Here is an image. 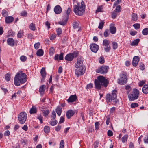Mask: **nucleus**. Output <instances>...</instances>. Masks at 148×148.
I'll return each instance as SVG.
<instances>
[{
  "label": "nucleus",
  "instance_id": "obj_1",
  "mask_svg": "<svg viewBox=\"0 0 148 148\" xmlns=\"http://www.w3.org/2000/svg\"><path fill=\"white\" fill-rule=\"evenodd\" d=\"M94 82L96 88L100 90L101 86L106 87L109 84V81L103 76H99L97 77V79L95 80Z\"/></svg>",
  "mask_w": 148,
  "mask_h": 148
},
{
  "label": "nucleus",
  "instance_id": "obj_2",
  "mask_svg": "<svg viewBox=\"0 0 148 148\" xmlns=\"http://www.w3.org/2000/svg\"><path fill=\"white\" fill-rule=\"evenodd\" d=\"M26 75L24 73H22L21 74L18 73L15 75L14 83L16 86H18L20 83L23 84L26 81Z\"/></svg>",
  "mask_w": 148,
  "mask_h": 148
},
{
  "label": "nucleus",
  "instance_id": "obj_3",
  "mask_svg": "<svg viewBox=\"0 0 148 148\" xmlns=\"http://www.w3.org/2000/svg\"><path fill=\"white\" fill-rule=\"evenodd\" d=\"M73 11L77 15H83L85 12V5L83 1H82L80 5H75L73 6Z\"/></svg>",
  "mask_w": 148,
  "mask_h": 148
},
{
  "label": "nucleus",
  "instance_id": "obj_4",
  "mask_svg": "<svg viewBox=\"0 0 148 148\" xmlns=\"http://www.w3.org/2000/svg\"><path fill=\"white\" fill-rule=\"evenodd\" d=\"M116 90H113L111 94H107L106 96V98L107 101L110 102H111L112 101H114L116 99L117 97Z\"/></svg>",
  "mask_w": 148,
  "mask_h": 148
},
{
  "label": "nucleus",
  "instance_id": "obj_5",
  "mask_svg": "<svg viewBox=\"0 0 148 148\" xmlns=\"http://www.w3.org/2000/svg\"><path fill=\"white\" fill-rule=\"evenodd\" d=\"M127 80V73L123 72L120 75V77L118 79V82L121 85H123L126 83Z\"/></svg>",
  "mask_w": 148,
  "mask_h": 148
},
{
  "label": "nucleus",
  "instance_id": "obj_6",
  "mask_svg": "<svg viewBox=\"0 0 148 148\" xmlns=\"http://www.w3.org/2000/svg\"><path fill=\"white\" fill-rule=\"evenodd\" d=\"M139 94V92L138 89H134L132 93L128 95L129 100L133 101L137 99L138 97Z\"/></svg>",
  "mask_w": 148,
  "mask_h": 148
},
{
  "label": "nucleus",
  "instance_id": "obj_7",
  "mask_svg": "<svg viewBox=\"0 0 148 148\" xmlns=\"http://www.w3.org/2000/svg\"><path fill=\"white\" fill-rule=\"evenodd\" d=\"M27 114L25 112H22L19 114L18 118L19 123L21 124H24L25 122Z\"/></svg>",
  "mask_w": 148,
  "mask_h": 148
},
{
  "label": "nucleus",
  "instance_id": "obj_8",
  "mask_svg": "<svg viewBox=\"0 0 148 148\" xmlns=\"http://www.w3.org/2000/svg\"><path fill=\"white\" fill-rule=\"evenodd\" d=\"M77 52H74L73 53H70L66 55L64 58L65 60L68 61H71L74 58H76L78 56Z\"/></svg>",
  "mask_w": 148,
  "mask_h": 148
},
{
  "label": "nucleus",
  "instance_id": "obj_9",
  "mask_svg": "<svg viewBox=\"0 0 148 148\" xmlns=\"http://www.w3.org/2000/svg\"><path fill=\"white\" fill-rule=\"evenodd\" d=\"M109 69L108 66H103L96 70V72L98 73L104 74L106 73Z\"/></svg>",
  "mask_w": 148,
  "mask_h": 148
},
{
  "label": "nucleus",
  "instance_id": "obj_10",
  "mask_svg": "<svg viewBox=\"0 0 148 148\" xmlns=\"http://www.w3.org/2000/svg\"><path fill=\"white\" fill-rule=\"evenodd\" d=\"M76 69L75 71V75L79 77L84 74L85 72V68H76Z\"/></svg>",
  "mask_w": 148,
  "mask_h": 148
},
{
  "label": "nucleus",
  "instance_id": "obj_11",
  "mask_svg": "<svg viewBox=\"0 0 148 148\" xmlns=\"http://www.w3.org/2000/svg\"><path fill=\"white\" fill-rule=\"evenodd\" d=\"M77 60V62L75 64V67L76 68L78 67L79 68H85L83 65L82 59L78 58Z\"/></svg>",
  "mask_w": 148,
  "mask_h": 148
},
{
  "label": "nucleus",
  "instance_id": "obj_12",
  "mask_svg": "<svg viewBox=\"0 0 148 148\" xmlns=\"http://www.w3.org/2000/svg\"><path fill=\"white\" fill-rule=\"evenodd\" d=\"M90 48L92 52L96 53L99 49V46L95 44H92L90 45Z\"/></svg>",
  "mask_w": 148,
  "mask_h": 148
},
{
  "label": "nucleus",
  "instance_id": "obj_13",
  "mask_svg": "<svg viewBox=\"0 0 148 148\" xmlns=\"http://www.w3.org/2000/svg\"><path fill=\"white\" fill-rule=\"evenodd\" d=\"M77 99V97L76 95H71L67 100V101L69 103H72L76 101Z\"/></svg>",
  "mask_w": 148,
  "mask_h": 148
},
{
  "label": "nucleus",
  "instance_id": "obj_14",
  "mask_svg": "<svg viewBox=\"0 0 148 148\" xmlns=\"http://www.w3.org/2000/svg\"><path fill=\"white\" fill-rule=\"evenodd\" d=\"M64 53H61L60 55L56 54L55 55L54 59L56 60L59 61L63 60Z\"/></svg>",
  "mask_w": 148,
  "mask_h": 148
},
{
  "label": "nucleus",
  "instance_id": "obj_15",
  "mask_svg": "<svg viewBox=\"0 0 148 148\" xmlns=\"http://www.w3.org/2000/svg\"><path fill=\"white\" fill-rule=\"evenodd\" d=\"M139 61V58L138 56H135L133 58L132 64L133 66H136Z\"/></svg>",
  "mask_w": 148,
  "mask_h": 148
},
{
  "label": "nucleus",
  "instance_id": "obj_16",
  "mask_svg": "<svg viewBox=\"0 0 148 148\" xmlns=\"http://www.w3.org/2000/svg\"><path fill=\"white\" fill-rule=\"evenodd\" d=\"M75 113V111L72 110H68L66 113V116L68 119H69L71 117L73 116Z\"/></svg>",
  "mask_w": 148,
  "mask_h": 148
},
{
  "label": "nucleus",
  "instance_id": "obj_17",
  "mask_svg": "<svg viewBox=\"0 0 148 148\" xmlns=\"http://www.w3.org/2000/svg\"><path fill=\"white\" fill-rule=\"evenodd\" d=\"M62 8L58 5L56 6L54 8V11L55 13L57 14H60L62 12Z\"/></svg>",
  "mask_w": 148,
  "mask_h": 148
},
{
  "label": "nucleus",
  "instance_id": "obj_18",
  "mask_svg": "<svg viewBox=\"0 0 148 148\" xmlns=\"http://www.w3.org/2000/svg\"><path fill=\"white\" fill-rule=\"evenodd\" d=\"M8 44L11 46H13L14 45V41L12 38H8L7 40Z\"/></svg>",
  "mask_w": 148,
  "mask_h": 148
},
{
  "label": "nucleus",
  "instance_id": "obj_19",
  "mask_svg": "<svg viewBox=\"0 0 148 148\" xmlns=\"http://www.w3.org/2000/svg\"><path fill=\"white\" fill-rule=\"evenodd\" d=\"M142 91L144 94L148 93V84H146L143 85L142 89Z\"/></svg>",
  "mask_w": 148,
  "mask_h": 148
},
{
  "label": "nucleus",
  "instance_id": "obj_20",
  "mask_svg": "<svg viewBox=\"0 0 148 148\" xmlns=\"http://www.w3.org/2000/svg\"><path fill=\"white\" fill-rule=\"evenodd\" d=\"M14 19L12 16L6 17L5 18V22L6 23L8 24L12 22Z\"/></svg>",
  "mask_w": 148,
  "mask_h": 148
},
{
  "label": "nucleus",
  "instance_id": "obj_21",
  "mask_svg": "<svg viewBox=\"0 0 148 148\" xmlns=\"http://www.w3.org/2000/svg\"><path fill=\"white\" fill-rule=\"evenodd\" d=\"M110 33L112 34H114L116 32V27L113 26H111V25H110Z\"/></svg>",
  "mask_w": 148,
  "mask_h": 148
},
{
  "label": "nucleus",
  "instance_id": "obj_22",
  "mask_svg": "<svg viewBox=\"0 0 148 148\" xmlns=\"http://www.w3.org/2000/svg\"><path fill=\"white\" fill-rule=\"evenodd\" d=\"M41 75L43 78H44L46 76L45 69L44 68H42L40 70Z\"/></svg>",
  "mask_w": 148,
  "mask_h": 148
},
{
  "label": "nucleus",
  "instance_id": "obj_23",
  "mask_svg": "<svg viewBox=\"0 0 148 148\" xmlns=\"http://www.w3.org/2000/svg\"><path fill=\"white\" fill-rule=\"evenodd\" d=\"M36 112L37 109L35 106H32L29 111V112L31 114L36 113Z\"/></svg>",
  "mask_w": 148,
  "mask_h": 148
},
{
  "label": "nucleus",
  "instance_id": "obj_24",
  "mask_svg": "<svg viewBox=\"0 0 148 148\" xmlns=\"http://www.w3.org/2000/svg\"><path fill=\"white\" fill-rule=\"evenodd\" d=\"M139 41L140 39H137L134 40L131 43L130 45L132 46L137 45L139 42Z\"/></svg>",
  "mask_w": 148,
  "mask_h": 148
},
{
  "label": "nucleus",
  "instance_id": "obj_25",
  "mask_svg": "<svg viewBox=\"0 0 148 148\" xmlns=\"http://www.w3.org/2000/svg\"><path fill=\"white\" fill-rule=\"evenodd\" d=\"M43 50L41 49H40L37 51L36 54L38 56H41L43 55Z\"/></svg>",
  "mask_w": 148,
  "mask_h": 148
},
{
  "label": "nucleus",
  "instance_id": "obj_26",
  "mask_svg": "<svg viewBox=\"0 0 148 148\" xmlns=\"http://www.w3.org/2000/svg\"><path fill=\"white\" fill-rule=\"evenodd\" d=\"M29 29L32 31H35L36 29L35 24L33 23H31L29 26Z\"/></svg>",
  "mask_w": 148,
  "mask_h": 148
},
{
  "label": "nucleus",
  "instance_id": "obj_27",
  "mask_svg": "<svg viewBox=\"0 0 148 148\" xmlns=\"http://www.w3.org/2000/svg\"><path fill=\"white\" fill-rule=\"evenodd\" d=\"M62 109V108L60 107H57L56 109V112L57 114L59 116H60L61 114Z\"/></svg>",
  "mask_w": 148,
  "mask_h": 148
},
{
  "label": "nucleus",
  "instance_id": "obj_28",
  "mask_svg": "<svg viewBox=\"0 0 148 148\" xmlns=\"http://www.w3.org/2000/svg\"><path fill=\"white\" fill-rule=\"evenodd\" d=\"M137 20V14L135 13H133L132 15V20L136 21Z\"/></svg>",
  "mask_w": 148,
  "mask_h": 148
},
{
  "label": "nucleus",
  "instance_id": "obj_29",
  "mask_svg": "<svg viewBox=\"0 0 148 148\" xmlns=\"http://www.w3.org/2000/svg\"><path fill=\"white\" fill-rule=\"evenodd\" d=\"M71 11V8H69L66 11V14L64 16V17L67 18V19H68L69 18V15L70 14Z\"/></svg>",
  "mask_w": 148,
  "mask_h": 148
},
{
  "label": "nucleus",
  "instance_id": "obj_30",
  "mask_svg": "<svg viewBox=\"0 0 148 148\" xmlns=\"http://www.w3.org/2000/svg\"><path fill=\"white\" fill-rule=\"evenodd\" d=\"M58 122L56 120L51 119L49 122L50 124L52 126L56 125L57 123Z\"/></svg>",
  "mask_w": 148,
  "mask_h": 148
},
{
  "label": "nucleus",
  "instance_id": "obj_31",
  "mask_svg": "<svg viewBox=\"0 0 148 148\" xmlns=\"http://www.w3.org/2000/svg\"><path fill=\"white\" fill-rule=\"evenodd\" d=\"M110 44V41L104 39L103 40V45L104 46H107L109 45Z\"/></svg>",
  "mask_w": 148,
  "mask_h": 148
},
{
  "label": "nucleus",
  "instance_id": "obj_32",
  "mask_svg": "<svg viewBox=\"0 0 148 148\" xmlns=\"http://www.w3.org/2000/svg\"><path fill=\"white\" fill-rule=\"evenodd\" d=\"M63 19H64V21H60V22H59V24H60L61 25H64L66 24V22L68 19H67V18H65L64 17V18H63Z\"/></svg>",
  "mask_w": 148,
  "mask_h": 148
},
{
  "label": "nucleus",
  "instance_id": "obj_33",
  "mask_svg": "<svg viewBox=\"0 0 148 148\" xmlns=\"http://www.w3.org/2000/svg\"><path fill=\"white\" fill-rule=\"evenodd\" d=\"M112 46L113 49L114 50H115L118 47V44L115 41H114L112 42Z\"/></svg>",
  "mask_w": 148,
  "mask_h": 148
},
{
  "label": "nucleus",
  "instance_id": "obj_34",
  "mask_svg": "<svg viewBox=\"0 0 148 148\" xmlns=\"http://www.w3.org/2000/svg\"><path fill=\"white\" fill-rule=\"evenodd\" d=\"M142 34L144 35L148 34V28H146L144 29L142 31Z\"/></svg>",
  "mask_w": 148,
  "mask_h": 148
},
{
  "label": "nucleus",
  "instance_id": "obj_35",
  "mask_svg": "<svg viewBox=\"0 0 148 148\" xmlns=\"http://www.w3.org/2000/svg\"><path fill=\"white\" fill-rule=\"evenodd\" d=\"M117 15V12H115V11H114L112 12L111 16L113 19H115Z\"/></svg>",
  "mask_w": 148,
  "mask_h": 148
},
{
  "label": "nucleus",
  "instance_id": "obj_36",
  "mask_svg": "<svg viewBox=\"0 0 148 148\" xmlns=\"http://www.w3.org/2000/svg\"><path fill=\"white\" fill-rule=\"evenodd\" d=\"M45 86L44 85H41L39 91L40 92H43L45 90Z\"/></svg>",
  "mask_w": 148,
  "mask_h": 148
},
{
  "label": "nucleus",
  "instance_id": "obj_37",
  "mask_svg": "<svg viewBox=\"0 0 148 148\" xmlns=\"http://www.w3.org/2000/svg\"><path fill=\"white\" fill-rule=\"evenodd\" d=\"M105 22L102 21H101L99 23V25L98 28L100 29H102L103 26Z\"/></svg>",
  "mask_w": 148,
  "mask_h": 148
},
{
  "label": "nucleus",
  "instance_id": "obj_38",
  "mask_svg": "<svg viewBox=\"0 0 148 148\" xmlns=\"http://www.w3.org/2000/svg\"><path fill=\"white\" fill-rule=\"evenodd\" d=\"M111 49L110 46L109 45L107 46H105L104 47V49L106 52H108Z\"/></svg>",
  "mask_w": 148,
  "mask_h": 148
},
{
  "label": "nucleus",
  "instance_id": "obj_39",
  "mask_svg": "<svg viewBox=\"0 0 148 148\" xmlns=\"http://www.w3.org/2000/svg\"><path fill=\"white\" fill-rule=\"evenodd\" d=\"M49 51L50 55H52L54 53L55 50L53 47H51Z\"/></svg>",
  "mask_w": 148,
  "mask_h": 148
},
{
  "label": "nucleus",
  "instance_id": "obj_40",
  "mask_svg": "<svg viewBox=\"0 0 148 148\" xmlns=\"http://www.w3.org/2000/svg\"><path fill=\"white\" fill-rule=\"evenodd\" d=\"M44 130L45 133H48L49 132L50 128L48 126H45L44 127Z\"/></svg>",
  "mask_w": 148,
  "mask_h": 148
},
{
  "label": "nucleus",
  "instance_id": "obj_41",
  "mask_svg": "<svg viewBox=\"0 0 148 148\" xmlns=\"http://www.w3.org/2000/svg\"><path fill=\"white\" fill-rule=\"evenodd\" d=\"M104 36L105 37H106L108 36L109 35V32L108 29H106L104 32Z\"/></svg>",
  "mask_w": 148,
  "mask_h": 148
},
{
  "label": "nucleus",
  "instance_id": "obj_42",
  "mask_svg": "<svg viewBox=\"0 0 148 148\" xmlns=\"http://www.w3.org/2000/svg\"><path fill=\"white\" fill-rule=\"evenodd\" d=\"M49 113V111L48 110H44L43 111V114L45 116H47Z\"/></svg>",
  "mask_w": 148,
  "mask_h": 148
},
{
  "label": "nucleus",
  "instance_id": "obj_43",
  "mask_svg": "<svg viewBox=\"0 0 148 148\" xmlns=\"http://www.w3.org/2000/svg\"><path fill=\"white\" fill-rule=\"evenodd\" d=\"M23 30H20L19 31L17 34V37L19 38H21L23 34Z\"/></svg>",
  "mask_w": 148,
  "mask_h": 148
},
{
  "label": "nucleus",
  "instance_id": "obj_44",
  "mask_svg": "<svg viewBox=\"0 0 148 148\" xmlns=\"http://www.w3.org/2000/svg\"><path fill=\"white\" fill-rule=\"evenodd\" d=\"M128 137V136L127 135H125L122 138V141L123 143H124L125 141H127Z\"/></svg>",
  "mask_w": 148,
  "mask_h": 148
},
{
  "label": "nucleus",
  "instance_id": "obj_45",
  "mask_svg": "<svg viewBox=\"0 0 148 148\" xmlns=\"http://www.w3.org/2000/svg\"><path fill=\"white\" fill-rule=\"evenodd\" d=\"M114 11H115L116 12H120L121 11V6L119 5L117 6Z\"/></svg>",
  "mask_w": 148,
  "mask_h": 148
},
{
  "label": "nucleus",
  "instance_id": "obj_46",
  "mask_svg": "<svg viewBox=\"0 0 148 148\" xmlns=\"http://www.w3.org/2000/svg\"><path fill=\"white\" fill-rule=\"evenodd\" d=\"M133 26L134 27L136 30H137L140 28V25L138 23H136L133 25Z\"/></svg>",
  "mask_w": 148,
  "mask_h": 148
},
{
  "label": "nucleus",
  "instance_id": "obj_47",
  "mask_svg": "<svg viewBox=\"0 0 148 148\" xmlns=\"http://www.w3.org/2000/svg\"><path fill=\"white\" fill-rule=\"evenodd\" d=\"M2 14L3 16L5 17L8 15V13L5 10H3L2 12Z\"/></svg>",
  "mask_w": 148,
  "mask_h": 148
},
{
  "label": "nucleus",
  "instance_id": "obj_48",
  "mask_svg": "<svg viewBox=\"0 0 148 148\" xmlns=\"http://www.w3.org/2000/svg\"><path fill=\"white\" fill-rule=\"evenodd\" d=\"M56 32L58 36H59L62 33V29L60 28H59L56 30Z\"/></svg>",
  "mask_w": 148,
  "mask_h": 148
},
{
  "label": "nucleus",
  "instance_id": "obj_49",
  "mask_svg": "<svg viewBox=\"0 0 148 148\" xmlns=\"http://www.w3.org/2000/svg\"><path fill=\"white\" fill-rule=\"evenodd\" d=\"M93 84L92 83H90L87 84L86 86V88L87 89H90L93 87Z\"/></svg>",
  "mask_w": 148,
  "mask_h": 148
},
{
  "label": "nucleus",
  "instance_id": "obj_50",
  "mask_svg": "<svg viewBox=\"0 0 148 148\" xmlns=\"http://www.w3.org/2000/svg\"><path fill=\"white\" fill-rule=\"evenodd\" d=\"M27 59V57L25 56H22L20 57V60L22 62L25 61Z\"/></svg>",
  "mask_w": 148,
  "mask_h": 148
},
{
  "label": "nucleus",
  "instance_id": "obj_51",
  "mask_svg": "<svg viewBox=\"0 0 148 148\" xmlns=\"http://www.w3.org/2000/svg\"><path fill=\"white\" fill-rule=\"evenodd\" d=\"M10 74L8 73H7L5 77L6 80L8 81L10 80Z\"/></svg>",
  "mask_w": 148,
  "mask_h": 148
},
{
  "label": "nucleus",
  "instance_id": "obj_52",
  "mask_svg": "<svg viewBox=\"0 0 148 148\" xmlns=\"http://www.w3.org/2000/svg\"><path fill=\"white\" fill-rule=\"evenodd\" d=\"M64 142L63 140H61L60 143L59 148H64Z\"/></svg>",
  "mask_w": 148,
  "mask_h": 148
},
{
  "label": "nucleus",
  "instance_id": "obj_53",
  "mask_svg": "<svg viewBox=\"0 0 148 148\" xmlns=\"http://www.w3.org/2000/svg\"><path fill=\"white\" fill-rule=\"evenodd\" d=\"M99 61L100 63H103L104 62V60L103 57L101 56L99 59Z\"/></svg>",
  "mask_w": 148,
  "mask_h": 148
},
{
  "label": "nucleus",
  "instance_id": "obj_54",
  "mask_svg": "<svg viewBox=\"0 0 148 148\" xmlns=\"http://www.w3.org/2000/svg\"><path fill=\"white\" fill-rule=\"evenodd\" d=\"M56 37V36L55 34H52L49 37L50 39L51 40H53L55 39Z\"/></svg>",
  "mask_w": 148,
  "mask_h": 148
},
{
  "label": "nucleus",
  "instance_id": "obj_55",
  "mask_svg": "<svg viewBox=\"0 0 148 148\" xmlns=\"http://www.w3.org/2000/svg\"><path fill=\"white\" fill-rule=\"evenodd\" d=\"M138 106V104L136 103H132L131 105V107L132 108H134Z\"/></svg>",
  "mask_w": 148,
  "mask_h": 148
},
{
  "label": "nucleus",
  "instance_id": "obj_56",
  "mask_svg": "<svg viewBox=\"0 0 148 148\" xmlns=\"http://www.w3.org/2000/svg\"><path fill=\"white\" fill-rule=\"evenodd\" d=\"M21 15L23 16H27V13L25 11H22L20 13Z\"/></svg>",
  "mask_w": 148,
  "mask_h": 148
},
{
  "label": "nucleus",
  "instance_id": "obj_57",
  "mask_svg": "<svg viewBox=\"0 0 148 148\" xmlns=\"http://www.w3.org/2000/svg\"><path fill=\"white\" fill-rule=\"evenodd\" d=\"M139 67L140 69L142 70H144L145 69V66L144 64L142 63H140Z\"/></svg>",
  "mask_w": 148,
  "mask_h": 148
},
{
  "label": "nucleus",
  "instance_id": "obj_58",
  "mask_svg": "<svg viewBox=\"0 0 148 148\" xmlns=\"http://www.w3.org/2000/svg\"><path fill=\"white\" fill-rule=\"evenodd\" d=\"M102 6H100L98 7L97 8V10H96V12H102L103 11L102 10Z\"/></svg>",
  "mask_w": 148,
  "mask_h": 148
},
{
  "label": "nucleus",
  "instance_id": "obj_59",
  "mask_svg": "<svg viewBox=\"0 0 148 148\" xmlns=\"http://www.w3.org/2000/svg\"><path fill=\"white\" fill-rule=\"evenodd\" d=\"M40 45V43L39 42H37V43H35L34 45V48L36 49H38L39 48Z\"/></svg>",
  "mask_w": 148,
  "mask_h": 148
},
{
  "label": "nucleus",
  "instance_id": "obj_60",
  "mask_svg": "<svg viewBox=\"0 0 148 148\" xmlns=\"http://www.w3.org/2000/svg\"><path fill=\"white\" fill-rule=\"evenodd\" d=\"M107 135L109 136H111L113 135V132L110 130H108L107 132Z\"/></svg>",
  "mask_w": 148,
  "mask_h": 148
},
{
  "label": "nucleus",
  "instance_id": "obj_61",
  "mask_svg": "<svg viewBox=\"0 0 148 148\" xmlns=\"http://www.w3.org/2000/svg\"><path fill=\"white\" fill-rule=\"evenodd\" d=\"M37 119L40 121L41 123H42L43 122L42 117L41 115H39L37 116Z\"/></svg>",
  "mask_w": 148,
  "mask_h": 148
},
{
  "label": "nucleus",
  "instance_id": "obj_62",
  "mask_svg": "<svg viewBox=\"0 0 148 148\" xmlns=\"http://www.w3.org/2000/svg\"><path fill=\"white\" fill-rule=\"evenodd\" d=\"M115 110V108L114 107H113L111 108L110 110V114L113 113Z\"/></svg>",
  "mask_w": 148,
  "mask_h": 148
},
{
  "label": "nucleus",
  "instance_id": "obj_63",
  "mask_svg": "<svg viewBox=\"0 0 148 148\" xmlns=\"http://www.w3.org/2000/svg\"><path fill=\"white\" fill-rule=\"evenodd\" d=\"M56 112L54 111H53L52 112V115L51 116V118L53 120H54L56 118Z\"/></svg>",
  "mask_w": 148,
  "mask_h": 148
},
{
  "label": "nucleus",
  "instance_id": "obj_64",
  "mask_svg": "<svg viewBox=\"0 0 148 148\" xmlns=\"http://www.w3.org/2000/svg\"><path fill=\"white\" fill-rule=\"evenodd\" d=\"M144 141L145 143H148V134L144 138Z\"/></svg>",
  "mask_w": 148,
  "mask_h": 148
}]
</instances>
